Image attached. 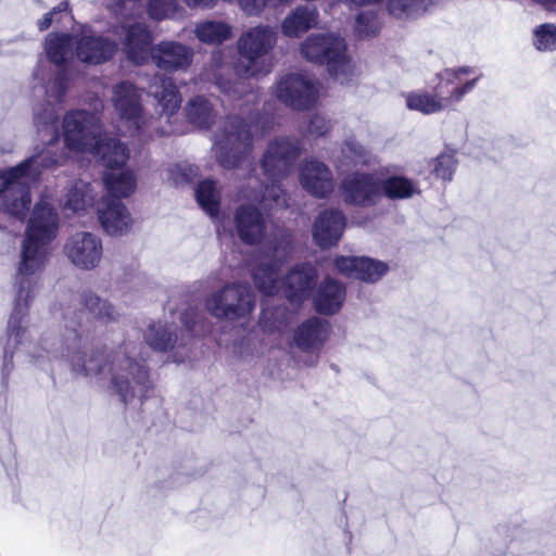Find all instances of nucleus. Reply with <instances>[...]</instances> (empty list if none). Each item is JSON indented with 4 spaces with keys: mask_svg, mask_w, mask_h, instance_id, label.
I'll return each mask as SVG.
<instances>
[{
    "mask_svg": "<svg viewBox=\"0 0 556 556\" xmlns=\"http://www.w3.org/2000/svg\"><path fill=\"white\" fill-rule=\"evenodd\" d=\"M67 90V76L59 71L45 86L47 105L34 109V121L41 144L34 154L16 166L0 169V202L2 210L18 219L26 216L30 203V185L38 181L48 169L64 164L68 152L91 153L103 165L121 164L128 160L125 144L113 137L102 135L100 116L97 112L73 110L63 117L64 148L59 149V112Z\"/></svg>",
    "mask_w": 556,
    "mask_h": 556,
    "instance_id": "f257e3e1",
    "label": "nucleus"
},
{
    "mask_svg": "<svg viewBox=\"0 0 556 556\" xmlns=\"http://www.w3.org/2000/svg\"><path fill=\"white\" fill-rule=\"evenodd\" d=\"M84 307L79 313L67 308L63 315L64 332L61 337L42 336L30 346V340L24 346L31 363L47 369L55 359H65L76 376L94 378L99 381L110 379V389L127 405L134 399H147L153 389L149 370L138 356V346L124 342L114 351L88 349L87 328L81 316L87 313L103 325L115 323L119 318L117 308L108 300L91 290L78 295Z\"/></svg>",
    "mask_w": 556,
    "mask_h": 556,
    "instance_id": "f03ea898",
    "label": "nucleus"
},
{
    "mask_svg": "<svg viewBox=\"0 0 556 556\" xmlns=\"http://www.w3.org/2000/svg\"><path fill=\"white\" fill-rule=\"evenodd\" d=\"M301 152V141L296 138L279 137L268 143L262 168L270 185L264 186L257 177L249 175L247 186L239 191V198L247 203L236 208L233 220L237 236L243 243L255 245L265 239L267 223L261 208L288 206L287 194L279 182L292 172Z\"/></svg>",
    "mask_w": 556,
    "mask_h": 556,
    "instance_id": "7ed1b4c3",
    "label": "nucleus"
},
{
    "mask_svg": "<svg viewBox=\"0 0 556 556\" xmlns=\"http://www.w3.org/2000/svg\"><path fill=\"white\" fill-rule=\"evenodd\" d=\"M49 256V245L24 237L21 243L18 261L14 276V307L8 321V337L4 345L0 344L2 356L1 380L8 388L10 375L13 370V356L20 346H24L30 339L28 329V307L35 298L40 274Z\"/></svg>",
    "mask_w": 556,
    "mask_h": 556,
    "instance_id": "20e7f679",
    "label": "nucleus"
},
{
    "mask_svg": "<svg viewBox=\"0 0 556 556\" xmlns=\"http://www.w3.org/2000/svg\"><path fill=\"white\" fill-rule=\"evenodd\" d=\"M123 51L134 64H144L149 58L164 72L187 71L194 56L193 49L178 41H161L152 46L153 37L140 22L124 25Z\"/></svg>",
    "mask_w": 556,
    "mask_h": 556,
    "instance_id": "39448f33",
    "label": "nucleus"
},
{
    "mask_svg": "<svg viewBox=\"0 0 556 556\" xmlns=\"http://www.w3.org/2000/svg\"><path fill=\"white\" fill-rule=\"evenodd\" d=\"M300 51L308 62L326 65L329 75L341 85L351 83L357 75L346 42L338 34H312L301 43Z\"/></svg>",
    "mask_w": 556,
    "mask_h": 556,
    "instance_id": "423d86ee",
    "label": "nucleus"
},
{
    "mask_svg": "<svg viewBox=\"0 0 556 556\" xmlns=\"http://www.w3.org/2000/svg\"><path fill=\"white\" fill-rule=\"evenodd\" d=\"M277 43V33L269 25H257L244 30L237 40L238 61L235 72L240 78L265 73V60Z\"/></svg>",
    "mask_w": 556,
    "mask_h": 556,
    "instance_id": "0eeeda50",
    "label": "nucleus"
},
{
    "mask_svg": "<svg viewBox=\"0 0 556 556\" xmlns=\"http://www.w3.org/2000/svg\"><path fill=\"white\" fill-rule=\"evenodd\" d=\"M252 148L250 126L239 116H229L214 136V151L218 164L237 168Z\"/></svg>",
    "mask_w": 556,
    "mask_h": 556,
    "instance_id": "6e6552de",
    "label": "nucleus"
},
{
    "mask_svg": "<svg viewBox=\"0 0 556 556\" xmlns=\"http://www.w3.org/2000/svg\"><path fill=\"white\" fill-rule=\"evenodd\" d=\"M255 303V294L248 283L231 282L208 295L205 307L218 319L239 320L253 312Z\"/></svg>",
    "mask_w": 556,
    "mask_h": 556,
    "instance_id": "1a4fd4ad",
    "label": "nucleus"
},
{
    "mask_svg": "<svg viewBox=\"0 0 556 556\" xmlns=\"http://www.w3.org/2000/svg\"><path fill=\"white\" fill-rule=\"evenodd\" d=\"M276 96L292 110L306 111L317 103L319 85L307 75L290 73L277 81Z\"/></svg>",
    "mask_w": 556,
    "mask_h": 556,
    "instance_id": "9d476101",
    "label": "nucleus"
},
{
    "mask_svg": "<svg viewBox=\"0 0 556 556\" xmlns=\"http://www.w3.org/2000/svg\"><path fill=\"white\" fill-rule=\"evenodd\" d=\"M63 254L75 268L93 270L100 266L103 258L102 239L91 231H75L65 240Z\"/></svg>",
    "mask_w": 556,
    "mask_h": 556,
    "instance_id": "9b49d317",
    "label": "nucleus"
},
{
    "mask_svg": "<svg viewBox=\"0 0 556 556\" xmlns=\"http://www.w3.org/2000/svg\"><path fill=\"white\" fill-rule=\"evenodd\" d=\"M117 48L115 40L96 34L88 26H83L79 33H74V54L81 63H105L114 56Z\"/></svg>",
    "mask_w": 556,
    "mask_h": 556,
    "instance_id": "f8f14e48",
    "label": "nucleus"
},
{
    "mask_svg": "<svg viewBox=\"0 0 556 556\" xmlns=\"http://www.w3.org/2000/svg\"><path fill=\"white\" fill-rule=\"evenodd\" d=\"M271 257L261 262L253 269L255 286L264 295H275L279 290V267L291 253L289 236L283 235L279 242L270 247Z\"/></svg>",
    "mask_w": 556,
    "mask_h": 556,
    "instance_id": "ddd939ff",
    "label": "nucleus"
},
{
    "mask_svg": "<svg viewBox=\"0 0 556 556\" xmlns=\"http://www.w3.org/2000/svg\"><path fill=\"white\" fill-rule=\"evenodd\" d=\"M113 105L121 118L125 121L130 135H137L146 126V117L142 113L141 93L130 83L123 81L113 89Z\"/></svg>",
    "mask_w": 556,
    "mask_h": 556,
    "instance_id": "4468645a",
    "label": "nucleus"
},
{
    "mask_svg": "<svg viewBox=\"0 0 556 556\" xmlns=\"http://www.w3.org/2000/svg\"><path fill=\"white\" fill-rule=\"evenodd\" d=\"M330 325L319 317L303 321L293 332V343L302 352L308 353L305 365L313 367L318 363L319 351L328 340Z\"/></svg>",
    "mask_w": 556,
    "mask_h": 556,
    "instance_id": "2eb2a0df",
    "label": "nucleus"
},
{
    "mask_svg": "<svg viewBox=\"0 0 556 556\" xmlns=\"http://www.w3.org/2000/svg\"><path fill=\"white\" fill-rule=\"evenodd\" d=\"M341 191L346 203L358 206H372L381 199L380 180L371 174L346 176L341 182Z\"/></svg>",
    "mask_w": 556,
    "mask_h": 556,
    "instance_id": "dca6fc26",
    "label": "nucleus"
},
{
    "mask_svg": "<svg viewBox=\"0 0 556 556\" xmlns=\"http://www.w3.org/2000/svg\"><path fill=\"white\" fill-rule=\"evenodd\" d=\"M302 188L315 198H326L334 189V180L331 169L321 161L305 159L299 172Z\"/></svg>",
    "mask_w": 556,
    "mask_h": 556,
    "instance_id": "f3484780",
    "label": "nucleus"
},
{
    "mask_svg": "<svg viewBox=\"0 0 556 556\" xmlns=\"http://www.w3.org/2000/svg\"><path fill=\"white\" fill-rule=\"evenodd\" d=\"M334 266L348 278H354L367 283L381 279L389 270L387 263L366 256H337Z\"/></svg>",
    "mask_w": 556,
    "mask_h": 556,
    "instance_id": "a211bd4d",
    "label": "nucleus"
},
{
    "mask_svg": "<svg viewBox=\"0 0 556 556\" xmlns=\"http://www.w3.org/2000/svg\"><path fill=\"white\" fill-rule=\"evenodd\" d=\"M59 225V214L54 207L45 202L38 203L29 217L24 237L49 245L58 236Z\"/></svg>",
    "mask_w": 556,
    "mask_h": 556,
    "instance_id": "6ab92c4d",
    "label": "nucleus"
},
{
    "mask_svg": "<svg viewBox=\"0 0 556 556\" xmlns=\"http://www.w3.org/2000/svg\"><path fill=\"white\" fill-rule=\"evenodd\" d=\"M346 219L339 210H325L316 217L313 225L314 242L321 249L336 245L341 239Z\"/></svg>",
    "mask_w": 556,
    "mask_h": 556,
    "instance_id": "aec40b11",
    "label": "nucleus"
},
{
    "mask_svg": "<svg viewBox=\"0 0 556 556\" xmlns=\"http://www.w3.org/2000/svg\"><path fill=\"white\" fill-rule=\"evenodd\" d=\"M317 270L309 264L294 266L286 276L282 289L286 298L292 303L307 299L316 285Z\"/></svg>",
    "mask_w": 556,
    "mask_h": 556,
    "instance_id": "412c9836",
    "label": "nucleus"
},
{
    "mask_svg": "<svg viewBox=\"0 0 556 556\" xmlns=\"http://www.w3.org/2000/svg\"><path fill=\"white\" fill-rule=\"evenodd\" d=\"M99 222L110 236H123L132 225L127 207L117 199L105 197L98 208Z\"/></svg>",
    "mask_w": 556,
    "mask_h": 556,
    "instance_id": "4be33fe9",
    "label": "nucleus"
},
{
    "mask_svg": "<svg viewBox=\"0 0 556 556\" xmlns=\"http://www.w3.org/2000/svg\"><path fill=\"white\" fill-rule=\"evenodd\" d=\"M150 93L156 102L160 115L169 118L180 108L181 97L172 77L155 75L150 84Z\"/></svg>",
    "mask_w": 556,
    "mask_h": 556,
    "instance_id": "5701e85b",
    "label": "nucleus"
},
{
    "mask_svg": "<svg viewBox=\"0 0 556 556\" xmlns=\"http://www.w3.org/2000/svg\"><path fill=\"white\" fill-rule=\"evenodd\" d=\"M346 295L345 286L333 278H325L314 294V306L319 314L332 315L340 311Z\"/></svg>",
    "mask_w": 556,
    "mask_h": 556,
    "instance_id": "b1692460",
    "label": "nucleus"
},
{
    "mask_svg": "<svg viewBox=\"0 0 556 556\" xmlns=\"http://www.w3.org/2000/svg\"><path fill=\"white\" fill-rule=\"evenodd\" d=\"M126 161L121 164L104 165V185L109 192V198L117 199L130 195L136 189V177L129 169L123 168Z\"/></svg>",
    "mask_w": 556,
    "mask_h": 556,
    "instance_id": "393cba45",
    "label": "nucleus"
},
{
    "mask_svg": "<svg viewBox=\"0 0 556 556\" xmlns=\"http://www.w3.org/2000/svg\"><path fill=\"white\" fill-rule=\"evenodd\" d=\"M318 23V11L313 5H299L292 10L282 21V34L290 38H296L314 28Z\"/></svg>",
    "mask_w": 556,
    "mask_h": 556,
    "instance_id": "a878e982",
    "label": "nucleus"
},
{
    "mask_svg": "<svg viewBox=\"0 0 556 556\" xmlns=\"http://www.w3.org/2000/svg\"><path fill=\"white\" fill-rule=\"evenodd\" d=\"M96 197L97 192L91 184L76 180L62 201L63 208L77 215L85 214L93 208Z\"/></svg>",
    "mask_w": 556,
    "mask_h": 556,
    "instance_id": "bb28decb",
    "label": "nucleus"
},
{
    "mask_svg": "<svg viewBox=\"0 0 556 556\" xmlns=\"http://www.w3.org/2000/svg\"><path fill=\"white\" fill-rule=\"evenodd\" d=\"M431 93L424 89L414 90L404 94L405 103L408 110L416 111L425 115L437 114L450 109V102L444 101L438 91Z\"/></svg>",
    "mask_w": 556,
    "mask_h": 556,
    "instance_id": "cd10ccee",
    "label": "nucleus"
},
{
    "mask_svg": "<svg viewBox=\"0 0 556 556\" xmlns=\"http://www.w3.org/2000/svg\"><path fill=\"white\" fill-rule=\"evenodd\" d=\"M185 113L189 123L205 129L211 127L217 116L213 103L204 96H194L189 99Z\"/></svg>",
    "mask_w": 556,
    "mask_h": 556,
    "instance_id": "c85d7f7f",
    "label": "nucleus"
},
{
    "mask_svg": "<svg viewBox=\"0 0 556 556\" xmlns=\"http://www.w3.org/2000/svg\"><path fill=\"white\" fill-rule=\"evenodd\" d=\"M381 197L390 200H406L420 193L416 181L401 175H392L380 181Z\"/></svg>",
    "mask_w": 556,
    "mask_h": 556,
    "instance_id": "c756f323",
    "label": "nucleus"
},
{
    "mask_svg": "<svg viewBox=\"0 0 556 556\" xmlns=\"http://www.w3.org/2000/svg\"><path fill=\"white\" fill-rule=\"evenodd\" d=\"M374 160L370 150L357 141L354 137L346 138L341 148V156L338 157V167L348 169L357 165H369Z\"/></svg>",
    "mask_w": 556,
    "mask_h": 556,
    "instance_id": "7c9ffc66",
    "label": "nucleus"
},
{
    "mask_svg": "<svg viewBox=\"0 0 556 556\" xmlns=\"http://www.w3.org/2000/svg\"><path fill=\"white\" fill-rule=\"evenodd\" d=\"M72 46L74 34L51 33L45 39V53L51 63L61 66L66 63Z\"/></svg>",
    "mask_w": 556,
    "mask_h": 556,
    "instance_id": "2f4dec72",
    "label": "nucleus"
},
{
    "mask_svg": "<svg viewBox=\"0 0 556 556\" xmlns=\"http://www.w3.org/2000/svg\"><path fill=\"white\" fill-rule=\"evenodd\" d=\"M434 0H386L388 13L397 20H413L424 15Z\"/></svg>",
    "mask_w": 556,
    "mask_h": 556,
    "instance_id": "473e14b6",
    "label": "nucleus"
},
{
    "mask_svg": "<svg viewBox=\"0 0 556 556\" xmlns=\"http://www.w3.org/2000/svg\"><path fill=\"white\" fill-rule=\"evenodd\" d=\"M146 342L156 351L165 352L172 349L177 340L176 327L167 323H153L144 333Z\"/></svg>",
    "mask_w": 556,
    "mask_h": 556,
    "instance_id": "72a5a7b5",
    "label": "nucleus"
},
{
    "mask_svg": "<svg viewBox=\"0 0 556 556\" xmlns=\"http://www.w3.org/2000/svg\"><path fill=\"white\" fill-rule=\"evenodd\" d=\"M232 27L223 21H203L195 25L194 35L203 43L220 45L231 37Z\"/></svg>",
    "mask_w": 556,
    "mask_h": 556,
    "instance_id": "f704fd0d",
    "label": "nucleus"
},
{
    "mask_svg": "<svg viewBox=\"0 0 556 556\" xmlns=\"http://www.w3.org/2000/svg\"><path fill=\"white\" fill-rule=\"evenodd\" d=\"M195 199L206 214L211 217L217 216L220 205V193L214 180L205 179L199 182L195 188Z\"/></svg>",
    "mask_w": 556,
    "mask_h": 556,
    "instance_id": "c9c22d12",
    "label": "nucleus"
},
{
    "mask_svg": "<svg viewBox=\"0 0 556 556\" xmlns=\"http://www.w3.org/2000/svg\"><path fill=\"white\" fill-rule=\"evenodd\" d=\"M380 28V16L375 11H362L355 17L354 33L356 37L359 39L376 36L379 33Z\"/></svg>",
    "mask_w": 556,
    "mask_h": 556,
    "instance_id": "e433bc0d",
    "label": "nucleus"
},
{
    "mask_svg": "<svg viewBox=\"0 0 556 556\" xmlns=\"http://www.w3.org/2000/svg\"><path fill=\"white\" fill-rule=\"evenodd\" d=\"M532 45L539 52H554L556 50V25L543 23L534 27Z\"/></svg>",
    "mask_w": 556,
    "mask_h": 556,
    "instance_id": "4c0bfd02",
    "label": "nucleus"
},
{
    "mask_svg": "<svg viewBox=\"0 0 556 556\" xmlns=\"http://www.w3.org/2000/svg\"><path fill=\"white\" fill-rule=\"evenodd\" d=\"M287 319V309L281 306H271L269 300L263 302L260 324L268 331L279 330Z\"/></svg>",
    "mask_w": 556,
    "mask_h": 556,
    "instance_id": "58836bf2",
    "label": "nucleus"
},
{
    "mask_svg": "<svg viewBox=\"0 0 556 556\" xmlns=\"http://www.w3.org/2000/svg\"><path fill=\"white\" fill-rule=\"evenodd\" d=\"M457 160L452 151L442 152L432 160V173L443 181H451L457 168Z\"/></svg>",
    "mask_w": 556,
    "mask_h": 556,
    "instance_id": "ea45409f",
    "label": "nucleus"
},
{
    "mask_svg": "<svg viewBox=\"0 0 556 556\" xmlns=\"http://www.w3.org/2000/svg\"><path fill=\"white\" fill-rule=\"evenodd\" d=\"M198 175L199 167L187 162L173 164L167 168V178L177 187L193 181Z\"/></svg>",
    "mask_w": 556,
    "mask_h": 556,
    "instance_id": "a19ab883",
    "label": "nucleus"
},
{
    "mask_svg": "<svg viewBox=\"0 0 556 556\" xmlns=\"http://www.w3.org/2000/svg\"><path fill=\"white\" fill-rule=\"evenodd\" d=\"M176 10L175 0H149L148 12L152 20L162 21L170 17Z\"/></svg>",
    "mask_w": 556,
    "mask_h": 556,
    "instance_id": "79ce46f5",
    "label": "nucleus"
},
{
    "mask_svg": "<svg viewBox=\"0 0 556 556\" xmlns=\"http://www.w3.org/2000/svg\"><path fill=\"white\" fill-rule=\"evenodd\" d=\"M70 10L68 1H61L58 5L52 8L49 12L45 13L41 18L38 20L37 26L40 31L47 30L53 23L61 21V15L66 14Z\"/></svg>",
    "mask_w": 556,
    "mask_h": 556,
    "instance_id": "37998d69",
    "label": "nucleus"
},
{
    "mask_svg": "<svg viewBox=\"0 0 556 556\" xmlns=\"http://www.w3.org/2000/svg\"><path fill=\"white\" fill-rule=\"evenodd\" d=\"M330 127L329 119L320 114H314L308 121L307 131L313 137H321L329 132Z\"/></svg>",
    "mask_w": 556,
    "mask_h": 556,
    "instance_id": "c03bdc74",
    "label": "nucleus"
},
{
    "mask_svg": "<svg viewBox=\"0 0 556 556\" xmlns=\"http://www.w3.org/2000/svg\"><path fill=\"white\" fill-rule=\"evenodd\" d=\"M477 81H478V78H473L471 80H468L466 81L465 84H463L462 86H458V87H455L448 97H445L443 98L444 101H448L450 102V109L455 104V103H458L463 100V98L471 92L473 90V88L476 87L477 85Z\"/></svg>",
    "mask_w": 556,
    "mask_h": 556,
    "instance_id": "a18cd8bd",
    "label": "nucleus"
},
{
    "mask_svg": "<svg viewBox=\"0 0 556 556\" xmlns=\"http://www.w3.org/2000/svg\"><path fill=\"white\" fill-rule=\"evenodd\" d=\"M477 81H478V78H473L471 80H468L466 81L465 84H463L462 86H458V87H455L448 97H445L443 98L444 101H448L450 102V109L455 104V103H458L463 100V98L471 92L473 90V88L476 87L477 85Z\"/></svg>",
    "mask_w": 556,
    "mask_h": 556,
    "instance_id": "49530a36",
    "label": "nucleus"
},
{
    "mask_svg": "<svg viewBox=\"0 0 556 556\" xmlns=\"http://www.w3.org/2000/svg\"><path fill=\"white\" fill-rule=\"evenodd\" d=\"M477 81H478V78H473L471 80H468L466 81L465 84H463L462 86H458V87H455L448 97H445L443 98L444 101H448L450 102V109L455 104V103H458L463 100V98L471 92L473 90V88L476 87L477 85Z\"/></svg>",
    "mask_w": 556,
    "mask_h": 556,
    "instance_id": "de8ad7c7",
    "label": "nucleus"
},
{
    "mask_svg": "<svg viewBox=\"0 0 556 556\" xmlns=\"http://www.w3.org/2000/svg\"><path fill=\"white\" fill-rule=\"evenodd\" d=\"M477 81H478V78H473L471 80H468L466 81L465 84H463L462 86H458V87H455L448 97H445L443 98L444 101H448L450 102V109L455 104V103H458L463 100V98L471 92L473 90V88L476 87L477 85Z\"/></svg>",
    "mask_w": 556,
    "mask_h": 556,
    "instance_id": "09e8293b",
    "label": "nucleus"
},
{
    "mask_svg": "<svg viewBox=\"0 0 556 556\" xmlns=\"http://www.w3.org/2000/svg\"><path fill=\"white\" fill-rule=\"evenodd\" d=\"M471 73V68L468 66H462L458 68H445L440 72L437 76L440 83L445 81L448 85H453L459 81L462 75H468Z\"/></svg>",
    "mask_w": 556,
    "mask_h": 556,
    "instance_id": "8fccbe9b",
    "label": "nucleus"
},
{
    "mask_svg": "<svg viewBox=\"0 0 556 556\" xmlns=\"http://www.w3.org/2000/svg\"><path fill=\"white\" fill-rule=\"evenodd\" d=\"M240 9L249 16H257L269 4L268 0H238Z\"/></svg>",
    "mask_w": 556,
    "mask_h": 556,
    "instance_id": "3c124183",
    "label": "nucleus"
},
{
    "mask_svg": "<svg viewBox=\"0 0 556 556\" xmlns=\"http://www.w3.org/2000/svg\"><path fill=\"white\" fill-rule=\"evenodd\" d=\"M216 84L219 86L220 90L230 97H241L242 91H239L238 86L241 85V83H236L235 85H231L229 81H223L218 78H216Z\"/></svg>",
    "mask_w": 556,
    "mask_h": 556,
    "instance_id": "603ef678",
    "label": "nucleus"
},
{
    "mask_svg": "<svg viewBox=\"0 0 556 556\" xmlns=\"http://www.w3.org/2000/svg\"><path fill=\"white\" fill-rule=\"evenodd\" d=\"M48 75V65L43 60H39L37 66L34 71V79L39 81H45Z\"/></svg>",
    "mask_w": 556,
    "mask_h": 556,
    "instance_id": "864d4df0",
    "label": "nucleus"
},
{
    "mask_svg": "<svg viewBox=\"0 0 556 556\" xmlns=\"http://www.w3.org/2000/svg\"><path fill=\"white\" fill-rule=\"evenodd\" d=\"M532 1L542 5L547 11L556 12V0H532Z\"/></svg>",
    "mask_w": 556,
    "mask_h": 556,
    "instance_id": "5fc2aeb1",
    "label": "nucleus"
},
{
    "mask_svg": "<svg viewBox=\"0 0 556 556\" xmlns=\"http://www.w3.org/2000/svg\"><path fill=\"white\" fill-rule=\"evenodd\" d=\"M181 321L184 323V326L188 332L194 331L195 323L188 320V313H185L181 316Z\"/></svg>",
    "mask_w": 556,
    "mask_h": 556,
    "instance_id": "6e6d98bb",
    "label": "nucleus"
},
{
    "mask_svg": "<svg viewBox=\"0 0 556 556\" xmlns=\"http://www.w3.org/2000/svg\"><path fill=\"white\" fill-rule=\"evenodd\" d=\"M220 58H222V56H220V53H219V52H218V53H215V54H213V56H212V62H213V63H215V64H217V62L220 60Z\"/></svg>",
    "mask_w": 556,
    "mask_h": 556,
    "instance_id": "4d7b16f0",
    "label": "nucleus"
},
{
    "mask_svg": "<svg viewBox=\"0 0 556 556\" xmlns=\"http://www.w3.org/2000/svg\"><path fill=\"white\" fill-rule=\"evenodd\" d=\"M124 1V8L126 9V3L129 2L130 3V8H135V4H136V1L137 0H123Z\"/></svg>",
    "mask_w": 556,
    "mask_h": 556,
    "instance_id": "13d9d810",
    "label": "nucleus"
}]
</instances>
